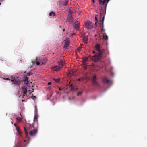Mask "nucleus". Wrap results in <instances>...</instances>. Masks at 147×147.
<instances>
[{
    "instance_id": "obj_46",
    "label": "nucleus",
    "mask_w": 147,
    "mask_h": 147,
    "mask_svg": "<svg viewBox=\"0 0 147 147\" xmlns=\"http://www.w3.org/2000/svg\"><path fill=\"white\" fill-rule=\"evenodd\" d=\"M65 31V30L64 29H63V31L64 32Z\"/></svg>"
},
{
    "instance_id": "obj_13",
    "label": "nucleus",
    "mask_w": 147,
    "mask_h": 147,
    "mask_svg": "<svg viewBox=\"0 0 147 147\" xmlns=\"http://www.w3.org/2000/svg\"><path fill=\"white\" fill-rule=\"evenodd\" d=\"M48 87L47 88V90L49 91H51L52 89L53 88V87L51 85V82H48Z\"/></svg>"
},
{
    "instance_id": "obj_33",
    "label": "nucleus",
    "mask_w": 147,
    "mask_h": 147,
    "mask_svg": "<svg viewBox=\"0 0 147 147\" xmlns=\"http://www.w3.org/2000/svg\"><path fill=\"white\" fill-rule=\"evenodd\" d=\"M32 91H30V90H29V92H30V94H31L32 92H34V89H32Z\"/></svg>"
},
{
    "instance_id": "obj_10",
    "label": "nucleus",
    "mask_w": 147,
    "mask_h": 147,
    "mask_svg": "<svg viewBox=\"0 0 147 147\" xmlns=\"http://www.w3.org/2000/svg\"><path fill=\"white\" fill-rule=\"evenodd\" d=\"M56 15L55 13L53 11L51 12L49 14V17L52 18H56Z\"/></svg>"
},
{
    "instance_id": "obj_15",
    "label": "nucleus",
    "mask_w": 147,
    "mask_h": 147,
    "mask_svg": "<svg viewBox=\"0 0 147 147\" xmlns=\"http://www.w3.org/2000/svg\"><path fill=\"white\" fill-rule=\"evenodd\" d=\"M107 0H98L99 3L100 5H104L106 2H107Z\"/></svg>"
},
{
    "instance_id": "obj_22",
    "label": "nucleus",
    "mask_w": 147,
    "mask_h": 147,
    "mask_svg": "<svg viewBox=\"0 0 147 147\" xmlns=\"http://www.w3.org/2000/svg\"><path fill=\"white\" fill-rule=\"evenodd\" d=\"M103 37L104 39L107 40L108 39V37L105 33H102Z\"/></svg>"
},
{
    "instance_id": "obj_27",
    "label": "nucleus",
    "mask_w": 147,
    "mask_h": 147,
    "mask_svg": "<svg viewBox=\"0 0 147 147\" xmlns=\"http://www.w3.org/2000/svg\"><path fill=\"white\" fill-rule=\"evenodd\" d=\"M84 66L83 67V68L84 69L86 70L87 69V66L86 65V63H85V65L84 64H83Z\"/></svg>"
},
{
    "instance_id": "obj_47",
    "label": "nucleus",
    "mask_w": 147,
    "mask_h": 147,
    "mask_svg": "<svg viewBox=\"0 0 147 147\" xmlns=\"http://www.w3.org/2000/svg\"><path fill=\"white\" fill-rule=\"evenodd\" d=\"M75 35V33H74L72 35Z\"/></svg>"
},
{
    "instance_id": "obj_24",
    "label": "nucleus",
    "mask_w": 147,
    "mask_h": 147,
    "mask_svg": "<svg viewBox=\"0 0 147 147\" xmlns=\"http://www.w3.org/2000/svg\"><path fill=\"white\" fill-rule=\"evenodd\" d=\"M22 119V118L18 117L16 118V120L20 122L21 121Z\"/></svg>"
},
{
    "instance_id": "obj_53",
    "label": "nucleus",
    "mask_w": 147,
    "mask_h": 147,
    "mask_svg": "<svg viewBox=\"0 0 147 147\" xmlns=\"http://www.w3.org/2000/svg\"><path fill=\"white\" fill-rule=\"evenodd\" d=\"M0 4H1V3H0Z\"/></svg>"
},
{
    "instance_id": "obj_48",
    "label": "nucleus",
    "mask_w": 147,
    "mask_h": 147,
    "mask_svg": "<svg viewBox=\"0 0 147 147\" xmlns=\"http://www.w3.org/2000/svg\"><path fill=\"white\" fill-rule=\"evenodd\" d=\"M24 142H26V140H24Z\"/></svg>"
},
{
    "instance_id": "obj_43",
    "label": "nucleus",
    "mask_w": 147,
    "mask_h": 147,
    "mask_svg": "<svg viewBox=\"0 0 147 147\" xmlns=\"http://www.w3.org/2000/svg\"><path fill=\"white\" fill-rule=\"evenodd\" d=\"M93 53H94V54H95V51H93Z\"/></svg>"
},
{
    "instance_id": "obj_18",
    "label": "nucleus",
    "mask_w": 147,
    "mask_h": 147,
    "mask_svg": "<svg viewBox=\"0 0 147 147\" xmlns=\"http://www.w3.org/2000/svg\"><path fill=\"white\" fill-rule=\"evenodd\" d=\"M88 57H85L84 58L82 61L83 64H84L85 65L86 62L88 61Z\"/></svg>"
},
{
    "instance_id": "obj_20",
    "label": "nucleus",
    "mask_w": 147,
    "mask_h": 147,
    "mask_svg": "<svg viewBox=\"0 0 147 147\" xmlns=\"http://www.w3.org/2000/svg\"><path fill=\"white\" fill-rule=\"evenodd\" d=\"M83 42L85 43H87L88 40V37L86 36H84L83 38Z\"/></svg>"
},
{
    "instance_id": "obj_30",
    "label": "nucleus",
    "mask_w": 147,
    "mask_h": 147,
    "mask_svg": "<svg viewBox=\"0 0 147 147\" xmlns=\"http://www.w3.org/2000/svg\"><path fill=\"white\" fill-rule=\"evenodd\" d=\"M82 92H79L78 93V94H77V96H79V95H80L82 93Z\"/></svg>"
},
{
    "instance_id": "obj_42",
    "label": "nucleus",
    "mask_w": 147,
    "mask_h": 147,
    "mask_svg": "<svg viewBox=\"0 0 147 147\" xmlns=\"http://www.w3.org/2000/svg\"><path fill=\"white\" fill-rule=\"evenodd\" d=\"M92 0L93 3H95L94 0Z\"/></svg>"
},
{
    "instance_id": "obj_25",
    "label": "nucleus",
    "mask_w": 147,
    "mask_h": 147,
    "mask_svg": "<svg viewBox=\"0 0 147 147\" xmlns=\"http://www.w3.org/2000/svg\"><path fill=\"white\" fill-rule=\"evenodd\" d=\"M53 80H54L57 83L59 82L60 81V80L59 79H53Z\"/></svg>"
},
{
    "instance_id": "obj_39",
    "label": "nucleus",
    "mask_w": 147,
    "mask_h": 147,
    "mask_svg": "<svg viewBox=\"0 0 147 147\" xmlns=\"http://www.w3.org/2000/svg\"><path fill=\"white\" fill-rule=\"evenodd\" d=\"M6 80H11L10 79H9L8 78H6Z\"/></svg>"
},
{
    "instance_id": "obj_36",
    "label": "nucleus",
    "mask_w": 147,
    "mask_h": 147,
    "mask_svg": "<svg viewBox=\"0 0 147 147\" xmlns=\"http://www.w3.org/2000/svg\"><path fill=\"white\" fill-rule=\"evenodd\" d=\"M36 64L37 65H38L40 64V63L38 62H36Z\"/></svg>"
},
{
    "instance_id": "obj_37",
    "label": "nucleus",
    "mask_w": 147,
    "mask_h": 147,
    "mask_svg": "<svg viewBox=\"0 0 147 147\" xmlns=\"http://www.w3.org/2000/svg\"><path fill=\"white\" fill-rule=\"evenodd\" d=\"M28 76H30L31 74V73L30 72L28 73Z\"/></svg>"
},
{
    "instance_id": "obj_26",
    "label": "nucleus",
    "mask_w": 147,
    "mask_h": 147,
    "mask_svg": "<svg viewBox=\"0 0 147 147\" xmlns=\"http://www.w3.org/2000/svg\"><path fill=\"white\" fill-rule=\"evenodd\" d=\"M37 109L36 107V105L35 106V114H36L37 112Z\"/></svg>"
},
{
    "instance_id": "obj_2",
    "label": "nucleus",
    "mask_w": 147,
    "mask_h": 147,
    "mask_svg": "<svg viewBox=\"0 0 147 147\" xmlns=\"http://www.w3.org/2000/svg\"><path fill=\"white\" fill-rule=\"evenodd\" d=\"M11 81L14 84L18 85L21 84L22 81L20 77L16 76H12Z\"/></svg>"
},
{
    "instance_id": "obj_50",
    "label": "nucleus",
    "mask_w": 147,
    "mask_h": 147,
    "mask_svg": "<svg viewBox=\"0 0 147 147\" xmlns=\"http://www.w3.org/2000/svg\"><path fill=\"white\" fill-rule=\"evenodd\" d=\"M108 54H109V53L108 52Z\"/></svg>"
},
{
    "instance_id": "obj_21",
    "label": "nucleus",
    "mask_w": 147,
    "mask_h": 147,
    "mask_svg": "<svg viewBox=\"0 0 147 147\" xmlns=\"http://www.w3.org/2000/svg\"><path fill=\"white\" fill-rule=\"evenodd\" d=\"M68 3V1L67 0H65L63 1L62 3V5L63 6H66L67 5Z\"/></svg>"
},
{
    "instance_id": "obj_9",
    "label": "nucleus",
    "mask_w": 147,
    "mask_h": 147,
    "mask_svg": "<svg viewBox=\"0 0 147 147\" xmlns=\"http://www.w3.org/2000/svg\"><path fill=\"white\" fill-rule=\"evenodd\" d=\"M102 81L104 83L108 84L110 82V80L107 77H105L102 79Z\"/></svg>"
},
{
    "instance_id": "obj_40",
    "label": "nucleus",
    "mask_w": 147,
    "mask_h": 147,
    "mask_svg": "<svg viewBox=\"0 0 147 147\" xmlns=\"http://www.w3.org/2000/svg\"><path fill=\"white\" fill-rule=\"evenodd\" d=\"M4 0H0V2H2L4 1Z\"/></svg>"
},
{
    "instance_id": "obj_6",
    "label": "nucleus",
    "mask_w": 147,
    "mask_h": 147,
    "mask_svg": "<svg viewBox=\"0 0 147 147\" xmlns=\"http://www.w3.org/2000/svg\"><path fill=\"white\" fill-rule=\"evenodd\" d=\"M67 20L71 24H73L74 22V18L71 15L69 14L68 15L67 17Z\"/></svg>"
},
{
    "instance_id": "obj_16",
    "label": "nucleus",
    "mask_w": 147,
    "mask_h": 147,
    "mask_svg": "<svg viewBox=\"0 0 147 147\" xmlns=\"http://www.w3.org/2000/svg\"><path fill=\"white\" fill-rule=\"evenodd\" d=\"M22 91L23 93L24 94H26L27 93V88L25 86H23L22 87Z\"/></svg>"
},
{
    "instance_id": "obj_38",
    "label": "nucleus",
    "mask_w": 147,
    "mask_h": 147,
    "mask_svg": "<svg viewBox=\"0 0 147 147\" xmlns=\"http://www.w3.org/2000/svg\"><path fill=\"white\" fill-rule=\"evenodd\" d=\"M16 129H17V131H18V130H19V127H16Z\"/></svg>"
},
{
    "instance_id": "obj_23",
    "label": "nucleus",
    "mask_w": 147,
    "mask_h": 147,
    "mask_svg": "<svg viewBox=\"0 0 147 147\" xmlns=\"http://www.w3.org/2000/svg\"><path fill=\"white\" fill-rule=\"evenodd\" d=\"M38 117V116L36 115V114H35V115L34 116V122H35V121H36L37 122H38V120H37Z\"/></svg>"
},
{
    "instance_id": "obj_19",
    "label": "nucleus",
    "mask_w": 147,
    "mask_h": 147,
    "mask_svg": "<svg viewBox=\"0 0 147 147\" xmlns=\"http://www.w3.org/2000/svg\"><path fill=\"white\" fill-rule=\"evenodd\" d=\"M23 81L26 84H28L29 83L28 77L26 76L24 77Z\"/></svg>"
},
{
    "instance_id": "obj_45",
    "label": "nucleus",
    "mask_w": 147,
    "mask_h": 147,
    "mask_svg": "<svg viewBox=\"0 0 147 147\" xmlns=\"http://www.w3.org/2000/svg\"><path fill=\"white\" fill-rule=\"evenodd\" d=\"M59 90H61V88H59Z\"/></svg>"
},
{
    "instance_id": "obj_7",
    "label": "nucleus",
    "mask_w": 147,
    "mask_h": 147,
    "mask_svg": "<svg viewBox=\"0 0 147 147\" xmlns=\"http://www.w3.org/2000/svg\"><path fill=\"white\" fill-rule=\"evenodd\" d=\"M86 26L88 30L92 29L93 28L92 24L89 22H87L86 23Z\"/></svg>"
},
{
    "instance_id": "obj_8",
    "label": "nucleus",
    "mask_w": 147,
    "mask_h": 147,
    "mask_svg": "<svg viewBox=\"0 0 147 147\" xmlns=\"http://www.w3.org/2000/svg\"><path fill=\"white\" fill-rule=\"evenodd\" d=\"M37 132V130L34 129L33 130H31L29 132V134L31 136L35 135Z\"/></svg>"
},
{
    "instance_id": "obj_29",
    "label": "nucleus",
    "mask_w": 147,
    "mask_h": 147,
    "mask_svg": "<svg viewBox=\"0 0 147 147\" xmlns=\"http://www.w3.org/2000/svg\"><path fill=\"white\" fill-rule=\"evenodd\" d=\"M95 20H96V22H95V24H96V22L98 21V19L97 18V17H96V16L95 17Z\"/></svg>"
},
{
    "instance_id": "obj_32",
    "label": "nucleus",
    "mask_w": 147,
    "mask_h": 147,
    "mask_svg": "<svg viewBox=\"0 0 147 147\" xmlns=\"http://www.w3.org/2000/svg\"><path fill=\"white\" fill-rule=\"evenodd\" d=\"M81 48H79L77 49V51L78 52H79L80 50H81Z\"/></svg>"
},
{
    "instance_id": "obj_35",
    "label": "nucleus",
    "mask_w": 147,
    "mask_h": 147,
    "mask_svg": "<svg viewBox=\"0 0 147 147\" xmlns=\"http://www.w3.org/2000/svg\"><path fill=\"white\" fill-rule=\"evenodd\" d=\"M110 1V0H107V3H106V6H105V9H106V5H107L108 3L109 2V1Z\"/></svg>"
},
{
    "instance_id": "obj_44",
    "label": "nucleus",
    "mask_w": 147,
    "mask_h": 147,
    "mask_svg": "<svg viewBox=\"0 0 147 147\" xmlns=\"http://www.w3.org/2000/svg\"><path fill=\"white\" fill-rule=\"evenodd\" d=\"M33 97H34V98H36V97L35 96H33Z\"/></svg>"
},
{
    "instance_id": "obj_5",
    "label": "nucleus",
    "mask_w": 147,
    "mask_h": 147,
    "mask_svg": "<svg viewBox=\"0 0 147 147\" xmlns=\"http://www.w3.org/2000/svg\"><path fill=\"white\" fill-rule=\"evenodd\" d=\"M104 19V16L102 18V20H101L100 23V26L101 28V31L102 32H105V30L104 29L103 22Z\"/></svg>"
},
{
    "instance_id": "obj_4",
    "label": "nucleus",
    "mask_w": 147,
    "mask_h": 147,
    "mask_svg": "<svg viewBox=\"0 0 147 147\" xmlns=\"http://www.w3.org/2000/svg\"><path fill=\"white\" fill-rule=\"evenodd\" d=\"M92 84L96 86H98L99 84L97 81L96 77V75L93 76L92 78Z\"/></svg>"
},
{
    "instance_id": "obj_52",
    "label": "nucleus",
    "mask_w": 147,
    "mask_h": 147,
    "mask_svg": "<svg viewBox=\"0 0 147 147\" xmlns=\"http://www.w3.org/2000/svg\"><path fill=\"white\" fill-rule=\"evenodd\" d=\"M29 143V142H28L27 143V144H28Z\"/></svg>"
},
{
    "instance_id": "obj_31",
    "label": "nucleus",
    "mask_w": 147,
    "mask_h": 147,
    "mask_svg": "<svg viewBox=\"0 0 147 147\" xmlns=\"http://www.w3.org/2000/svg\"><path fill=\"white\" fill-rule=\"evenodd\" d=\"M17 132H18V133L20 135H21V132L20 131V130H18V131H17Z\"/></svg>"
},
{
    "instance_id": "obj_28",
    "label": "nucleus",
    "mask_w": 147,
    "mask_h": 147,
    "mask_svg": "<svg viewBox=\"0 0 147 147\" xmlns=\"http://www.w3.org/2000/svg\"><path fill=\"white\" fill-rule=\"evenodd\" d=\"M101 11H101L100 13V15H101V13H102V12H101L102 11V13H103V14H105V11L103 9H101Z\"/></svg>"
},
{
    "instance_id": "obj_3",
    "label": "nucleus",
    "mask_w": 147,
    "mask_h": 147,
    "mask_svg": "<svg viewBox=\"0 0 147 147\" xmlns=\"http://www.w3.org/2000/svg\"><path fill=\"white\" fill-rule=\"evenodd\" d=\"M34 125H31V124H28L26 125V127H24V129L25 134L28 135V132L27 131L28 130H30L32 128H34Z\"/></svg>"
},
{
    "instance_id": "obj_11",
    "label": "nucleus",
    "mask_w": 147,
    "mask_h": 147,
    "mask_svg": "<svg viewBox=\"0 0 147 147\" xmlns=\"http://www.w3.org/2000/svg\"><path fill=\"white\" fill-rule=\"evenodd\" d=\"M65 44L64 46V48H67V47L69 45L70 42L69 40L68 39H67L64 42Z\"/></svg>"
},
{
    "instance_id": "obj_1",
    "label": "nucleus",
    "mask_w": 147,
    "mask_h": 147,
    "mask_svg": "<svg viewBox=\"0 0 147 147\" xmlns=\"http://www.w3.org/2000/svg\"><path fill=\"white\" fill-rule=\"evenodd\" d=\"M95 48L99 52L98 55H95L92 57V59L93 60L96 61L98 60L100 57L102 55L103 51L102 50L100 45L98 44H96L95 46Z\"/></svg>"
},
{
    "instance_id": "obj_14",
    "label": "nucleus",
    "mask_w": 147,
    "mask_h": 147,
    "mask_svg": "<svg viewBox=\"0 0 147 147\" xmlns=\"http://www.w3.org/2000/svg\"><path fill=\"white\" fill-rule=\"evenodd\" d=\"M14 147H22L21 141L19 140H18L17 143L16 144L15 146Z\"/></svg>"
},
{
    "instance_id": "obj_12",
    "label": "nucleus",
    "mask_w": 147,
    "mask_h": 147,
    "mask_svg": "<svg viewBox=\"0 0 147 147\" xmlns=\"http://www.w3.org/2000/svg\"><path fill=\"white\" fill-rule=\"evenodd\" d=\"M61 68L59 66H55L53 67V69L56 71H59Z\"/></svg>"
},
{
    "instance_id": "obj_51",
    "label": "nucleus",
    "mask_w": 147,
    "mask_h": 147,
    "mask_svg": "<svg viewBox=\"0 0 147 147\" xmlns=\"http://www.w3.org/2000/svg\"><path fill=\"white\" fill-rule=\"evenodd\" d=\"M16 124H14L15 125H16Z\"/></svg>"
},
{
    "instance_id": "obj_49",
    "label": "nucleus",
    "mask_w": 147,
    "mask_h": 147,
    "mask_svg": "<svg viewBox=\"0 0 147 147\" xmlns=\"http://www.w3.org/2000/svg\"><path fill=\"white\" fill-rule=\"evenodd\" d=\"M20 61H21V60H20Z\"/></svg>"
},
{
    "instance_id": "obj_34",
    "label": "nucleus",
    "mask_w": 147,
    "mask_h": 147,
    "mask_svg": "<svg viewBox=\"0 0 147 147\" xmlns=\"http://www.w3.org/2000/svg\"><path fill=\"white\" fill-rule=\"evenodd\" d=\"M69 13L70 14H71L73 12L71 11L70 10H69Z\"/></svg>"
},
{
    "instance_id": "obj_41",
    "label": "nucleus",
    "mask_w": 147,
    "mask_h": 147,
    "mask_svg": "<svg viewBox=\"0 0 147 147\" xmlns=\"http://www.w3.org/2000/svg\"><path fill=\"white\" fill-rule=\"evenodd\" d=\"M61 65L62 66V67H63V66H64L63 64H61Z\"/></svg>"
},
{
    "instance_id": "obj_17",
    "label": "nucleus",
    "mask_w": 147,
    "mask_h": 147,
    "mask_svg": "<svg viewBox=\"0 0 147 147\" xmlns=\"http://www.w3.org/2000/svg\"><path fill=\"white\" fill-rule=\"evenodd\" d=\"M74 27H75V29L76 30H78L79 27V25L78 24V22L77 21H76V22H75V23L74 24Z\"/></svg>"
}]
</instances>
